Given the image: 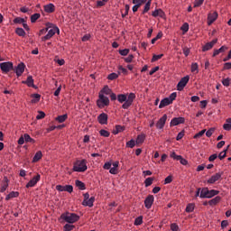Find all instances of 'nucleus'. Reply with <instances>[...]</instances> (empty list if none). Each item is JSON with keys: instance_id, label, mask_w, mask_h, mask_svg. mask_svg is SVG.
<instances>
[{"instance_id": "c85d7f7f", "label": "nucleus", "mask_w": 231, "mask_h": 231, "mask_svg": "<svg viewBox=\"0 0 231 231\" xmlns=\"http://www.w3.org/2000/svg\"><path fill=\"white\" fill-rule=\"evenodd\" d=\"M76 187H78V189H79V190H86V184H84V182H82L81 180H77L75 181Z\"/></svg>"}, {"instance_id": "338daca9", "label": "nucleus", "mask_w": 231, "mask_h": 231, "mask_svg": "<svg viewBox=\"0 0 231 231\" xmlns=\"http://www.w3.org/2000/svg\"><path fill=\"white\" fill-rule=\"evenodd\" d=\"M195 71H197V73H198V63L191 64V72L195 73Z\"/></svg>"}, {"instance_id": "4c0bfd02", "label": "nucleus", "mask_w": 231, "mask_h": 231, "mask_svg": "<svg viewBox=\"0 0 231 231\" xmlns=\"http://www.w3.org/2000/svg\"><path fill=\"white\" fill-rule=\"evenodd\" d=\"M23 138H24V140H25L26 143H35V140H33V138H32V137L30 136V134H25L23 135Z\"/></svg>"}, {"instance_id": "c9c22d12", "label": "nucleus", "mask_w": 231, "mask_h": 231, "mask_svg": "<svg viewBox=\"0 0 231 231\" xmlns=\"http://www.w3.org/2000/svg\"><path fill=\"white\" fill-rule=\"evenodd\" d=\"M101 95H111L112 90L109 88L108 86H106L104 88L101 89L100 91Z\"/></svg>"}, {"instance_id": "6e6d98bb", "label": "nucleus", "mask_w": 231, "mask_h": 231, "mask_svg": "<svg viewBox=\"0 0 231 231\" xmlns=\"http://www.w3.org/2000/svg\"><path fill=\"white\" fill-rule=\"evenodd\" d=\"M180 30L184 33H187V32H189V23H183V25L180 27Z\"/></svg>"}, {"instance_id": "37998d69", "label": "nucleus", "mask_w": 231, "mask_h": 231, "mask_svg": "<svg viewBox=\"0 0 231 231\" xmlns=\"http://www.w3.org/2000/svg\"><path fill=\"white\" fill-rule=\"evenodd\" d=\"M14 24H23V23H26V21L24 20V18L16 17L14 19Z\"/></svg>"}, {"instance_id": "4d7b16f0", "label": "nucleus", "mask_w": 231, "mask_h": 231, "mask_svg": "<svg viewBox=\"0 0 231 231\" xmlns=\"http://www.w3.org/2000/svg\"><path fill=\"white\" fill-rule=\"evenodd\" d=\"M226 151L227 149L224 150L218 154L219 160H225V158H226Z\"/></svg>"}, {"instance_id": "7c9ffc66", "label": "nucleus", "mask_w": 231, "mask_h": 231, "mask_svg": "<svg viewBox=\"0 0 231 231\" xmlns=\"http://www.w3.org/2000/svg\"><path fill=\"white\" fill-rule=\"evenodd\" d=\"M135 142L137 144L143 143V142H145V134H141L137 135Z\"/></svg>"}, {"instance_id": "6ab92c4d", "label": "nucleus", "mask_w": 231, "mask_h": 231, "mask_svg": "<svg viewBox=\"0 0 231 231\" xmlns=\"http://www.w3.org/2000/svg\"><path fill=\"white\" fill-rule=\"evenodd\" d=\"M172 104L169 97H165L162 100H161V103L159 105V109H163V107H166V106H171Z\"/></svg>"}, {"instance_id": "1a4fd4ad", "label": "nucleus", "mask_w": 231, "mask_h": 231, "mask_svg": "<svg viewBox=\"0 0 231 231\" xmlns=\"http://www.w3.org/2000/svg\"><path fill=\"white\" fill-rule=\"evenodd\" d=\"M217 44V38L212 40L209 42H207L203 47H202V51H209V50H212L214 46Z\"/></svg>"}, {"instance_id": "f3484780", "label": "nucleus", "mask_w": 231, "mask_h": 231, "mask_svg": "<svg viewBox=\"0 0 231 231\" xmlns=\"http://www.w3.org/2000/svg\"><path fill=\"white\" fill-rule=\"evenodd\" d=\"M107 114L102 113L97 116V122L101 124V125H107Z\"/></svg>"}, {"instance_id": "39448f33", "label": "nucleus", "mask_w": 231, "mask_h": 231, "mask_svg": "<svg viewBox=\"0 0 231 231\" xmlns=\"http://www.w3.org/2000/svg\"><path fill=\"white\" fill-rule=\"evenodd\" d=\"M0 69L4 73H8L9 71H12L14 69V63L8 61V62H2L0 63Z\"/></svg>"}, {"instance_id": "69168bd1", "label": "nucleus", "mask_w": 231, "mask_h": 231, "mask_svg": "<svg viewBox=\"0 0 231 231\" xmlns=\"http://www.w3.org/2000/svg\"><path fill=\"white\" fill-rule=\"evenodd\" d=\"M169 183H172V176L171 175L166 177L164 180V185H167Z\"/></svg>"}, {"instance_id": "aec40b11", "label": "nucleus", "mask_w": 231, "mask_h": 231, "mask_svg": "<svg viewBox=\"0 0 231 231\" xmlns=\"http://www.w3.org/2000/svg\"><path fill=\"white\" fill-rule=\"evenodd\" d=\"M93 203H95V197H91L87 200H83L82 205L83 207H89L91 208V207H93Z\"/></svg>"}, {"instance_id": "5fc2aeb1", "label": "nucleus", "mask_w": 231, "mask_h": 231, "mask_svg": "<svg viewBox=\"0 0 231 231\" xmlns=\"http://www.w3.org/2000/svg\"><path fill=\"white\" fill-rule=\"evenodd\" d=\"M205 133H207L206 129L196 134L193 138H195V139L201 138V136H203V134H205Z\"/></svg>"}, {"instance_id": "6e6552de", "label": "nucleus", "mask_w": 231, "mask_h": 231, "mask_svg": "<svg viewBox=\"0 0 231 231\" xmlns=\"http://www.w3.org/2000/svg\"><path fill=\"white\" fill-rule=\"evenodd\" d=\"M24 68H26V65L24 63L21 62L19 63L14 69L17 77H21L23 73H24Z\"/></svg>"}, {"instance_id": "ea45409f", "label": "nucleus", "mask_w": 231, "mask_h": 231, "mask_svg": "<svg viewBox=\"0 0 231 231\" xmlns=\"http://www.w3.org/2000/svg\"><path fill=\"white\" fill-rule=\"evenodd\" d=\"M142 223H143V217H138L135 218L134 220V225L135 226H140V225H142Z\"/></svg>"}, {"instance_id": "13d9d810", "label": "nucleus", "mask_w": 231, "mask_h": 231, "mask_svg": "<svg viewBox=\"0 0 231 231\" xmlns=\"http://www.w3.org/2000/svg\"><path fill=\"white\" fill-rule=\"evenodd\" d=\"M162 57H163V54H159V55L154 54L152 58V62H156V60H160Z\"/></svg>"}, {"instance_id": "58836bf2", "label": "nucleus", "mask_w": 231, "mask_h": 231, "mask_svg": "<svg viewBox=\"0 0 231 231\" xmlns=\"http://www.w3.org/2000/svg\"><path fill=\"white\" fill-rule=\"evenodd\" d=\"M194 208H195V205L193 203H189L187 205L186 207V212L190 213V212H194Z\"/></svg>"}, {"instance_id": "0e129e2a", "label": "nucleus", "mask_w": 231, "mask_h": 231, "mask_svg": "<svg viewBox=\"0 0 231 231\" xmlns=\"http://www.w3.org/2000/svg\"><path fill=\"white\" fill-rule=\"evenodd\" d=\"M171 231H178V230H180V226H178V224L172 223V224L171 225Z\"/></svg>"}, {"instance_id": "8fccbe9b", "label": "nucleus", "mask_w": 231, "mask_h": 231, "mask_svg": "<svg viewBox=\"0 0 231 231\" xmlns=\"http://www.w3.org/2000/svg\"><path fill=\"white\" fill-rule=\"evenodd\" d=\"M73 228H75V226L74 225H71V224H66L63 227V230L64 231H71L73 230Z\"/></svg>"}, {"instance_id": "393cba45", "label": "nucleus", "mask_w": 231, "mask_h": 231, "mask_svg": "<svg viewBox=\"0 0 231 231\" xmlns=\"http://www.w3.org/2000/svg\"><path fill=\"white\" fill-rule=\"evenodd\" d=\"M7 189H8V178L5 177L4 178V183H3V185L1 186V189H0V192H5V191H6Z\"/></svg>"}, {"instance_id": "72a5a7b5", "label": "nucleus", "mask_w": 231, "mask_h": 231, "mask_svg": "<svg viewBox=\"0 0 231 231\" xmlns=\"http://www.w3.org/2000/svg\"><path fill=\"white\" fill-rule=\"evenodd\" d=\"M117 100L120 104H124L127 100V96L125 94H119L117 96Z\"/></svg>"}, {"instance_id": "bb28decb", "label": "nucleus", "mask_w": 231, "mask_h": 231, "mask_svg": "<svg viewBox=\"0 0 231 231\" xmlns=\"http://www.w3.org/2000/svg\"><path fill=\"white\" fill-rule=\"evenodd\" d=\"M208 188H203L200 189V198L208 199Z\"/></svg>"}, {"instance_id": "7ed1b4c3", "label": "nucleus", "mask_w": 231, "mask_h": 231, "mask_svg": "<svg viewBox=\"0 0 231 231\" xmlns=\"http://www.w3.org/2000/svg\"><path fill=\"white\" fill-rule=\"evenodd\" d=\"M97 106L100 109L109 106V97L104 96V94L99 93V98L97 100Z\"/></svg>"}, {"instance_id": "4468645a", "label": "nucleus", "mask_w": 231, "mask_h": 231, "mask_svg": "<svg viewBox=\"0 0 231 231\" xmlns=\"http://www.w3.org/2000/svg\"><path fill=\"white\" fill-rule=\"evenodd\" d=\"M152 203H154V196L148 195L146 199H144V207L145 208H151L152 207Z\"/></svg>"}, {"instance_id": "f8f14e48", "label": "nucleus", "mask_w": 231, "mask_h": 231, "mask_svg": "<svg viewBox=\"0 0 231 231\" xmlns=\"http://www.w3.org/2000/svg\"><path fill=\"white\" fill-rule=\"evenodd\" d=\"M180 124H185V118L184 117H174L171 119L170 125L171 127H174L176 125H180Z\"/></svg>"}, {"instance_id": "5701e85b", "label": "nucleus", "mask_w": 231, "mask_h": 231, "mask_svg": "<svg viewBox=\"0 0 231 231\" xmlns=\"http://www.w3.org/2000/svg\"><path fill=\"white\" fill-rule=\"evenodd\" d=\"M221 201V197L217 196L214 199L208 200V205L210 207H215V205H217V203H219Z\"/></svg>"}, {"instance_id": "a211bd4d", "label": "nucleus", "mask_w": 231, "mask_h": 231, "mask_svg": "<svg viewBox=\"0 0 231 231\" xmlns=\"http://www.w3.org/2000/svg\"><path fill=\"white\" fill-rule=\"evenodd\" d=\"M152 17H161L163 19L165 17V13L162 9H156L152 13Z\"/></svg>"}, {"instance_id": "473e14b6", "label": "nucleus", "mask_w": 231, "mask_h": 231, "mask_svg": "<svg viewBox=\"0 0 231 231\" xmlns=\"http://www.w3.org/2000/svg\"><path fill=\"white\" fill-rule=\"evenodd\" d=\"M56 120L60 124H62L63 122H66V120H68V114L59 116L58 117H56Z\"/></svg>"}, {"instance_id": "f704fd0d", "label": "nucleus", "mask_w": 231, "mask_h": 231, "mask_svg": "<svg viewBox=\"0 0 231 231\" xmlns=\"http://www.w3.org/2000/svg\"><path fill=\"white\" fill-rule=\"evenodd\" d=\"M15 33L19 35V37H25L26 36V32H24L23 28H16Z\"/></svg>"}, {"instance_id": "c756f323", "label": "nucleus", "mask_w": 231, "mask_h": 231, "mask_svg": "<svg viewBox=\"0 0 231 231\" xmlns=\"http://www.w3.org/2000/svg\"><path fill=\"white\" fill-rule=\"evenodd\" d=\"M219 194V190L217 189H208V199L214 198V196H217Z\"/></svg>"}, {"instance_id": "09e8293b", "label": "nucleus", "mask_w": 231, "mask_h": 231, "mask_svg": "<svg viewBox=\"0 0 231 231\" xmlns=\"http://www.w3.org/2000/svg\"><path fill=\"white\" fill-rule=\"evenodd\" d=\"M133 106V103L131 101H127V99L125 101V103L122 105L123 109H129Z\"/></svg>"}, {"instance_id": "a18cd8bd", "label": "nucleus", "mask_w": 231, "mask_h": 231, "mask_svg": "<svg viewBox=\"0 0 231 231\" xmlns=\"http://www.w3.org/2000/svg\"><path fill=\"white\" fill-rule=\"evenodd\" d=\"M134 145H136V142L134 141V139H131L126 143V147H129L130 149H133Z\"/></svg>"}, {"instance_id": "4be33fe9", "label": "nucleus", "mask_w": 231, "mask_h": 231, "mask_svg": "<svg viewBox=\"0 0 231 231\" xmlns=\"http://www.w3.org/2000/svg\"><path fill=\"white\" fill-rule=\"evenodd\" d=\"M44 11L47 14H53V12H55V5L53 4H48L44 5Z\"/></svg>"}, {"instance_id": "c03bdc74", "label": "nucleus", "mask_w": 231, "mask_h": 231, "mask_svg": "<svg viewBox=\"0 0 231 231\" xmlns=\"http://www.w3.org/2000/svg\"><path fill=\"white\" fill-rule=\"evenodd\" d=\"M152 181H154L153 178H151V177L147 178L144 180L145 187H151V185H152Z\"/></svg>"}, {"instance_id": "a19ab883", "label": "nucleus", "mask_w": 231, "mask_h": 231, "mask_svg": "<svg viewBox=\"0 0 231 231\" xmlns=\"http://www.w3.org/2000/svg\"><path fill=\"white\" fill-rule=\"evenodd\" d=\"M41 18V14L36 13L31 16V23H36L37 19Z\"/></svg>"}, {"instance_id": "e2e57ef3", "label": "nucleus", "mask_w": 231, "mask_h": 231, "mask_svg": "<svg viewBox=\"0 0 231 231\" xmlns=\"http://www.w3.org/2000/svg\"><path fill=\"white\" fill-rule=\"evenodd\" d=\"M204 0H195L194 2V8H198L203 5Z\"/></svg>"}, {"instance_id": "3c124183", "label": "nucleus", "mask_w": 231, "mask_h": 231, "mask_svg": "<svg viewBox=\"0 0 231 231\" xmlns=\"http://www.w3.org/2000/svg\"><path fill=\"white\" fill-rule=\"evenodd\" d=\"M162 37H163V32H160L157 34V36L152 40V44H154L156 41H158L159 39H162Z\"/></svg>"}, {"instance_id": "2f4dec72", "label": "nucleus", "mask_w": 231, "mask_h": 231, "mask_svg": "<svg viewBox=\"0 0 231 231\" xmlns=\"http://www.w3.org/2000/svg\"><path fill=\"white\" fill-rule=\"evenodd\" d=\"M125 127L117 125H116V128L113 130V134H118V133H122L123 131H125Z\"/></svg>"}, {"instance_id": "b1692460", "label": "nucleus", "mask_w": 231, "mask_h": 231, "mask_svg": "<svg viewBox=\"0 0 231 231\" xmlns=\"http://www.w3.org/2000/svg\"><path fill=\"white\" fill-rule=\"evenodd\" d=\"M13 198H19L18 191H12L5 197V201H10Z\"/></svg>"}, {"instance_id": "052dcab7", "label": "nucleus", "mask_w": 231, "mask_h": 231, "mask_svg": "<svg viewBox=\"0 0 231 231\" xmlns=\"http://www.w3.org/2000/svg\"><path fill=\"white\" fill-rule=\"evenodd\" d=\"M44 116H46V114L42 111H39V114L36 116L37 120H42V118H44Z\"/></svg>"}, {"instance_id": "f257e3e1", "label": "nucleus", "mask_w": 231, "mask_h": 231, "mask_svg": "<svg viewBox=\"0 0 231 231\" xmlns=\"http://www.w3.org/2000/svg\"><path fill=\"white\" fill-rule=\"evenodd\" d=\"M73 171L74 172H86L88 171V161L85 159L76 161Z\"/></svg>"}, {"instance_id": "e433bc0d", "label": "nucleus", "mask_w": 231, "mask_h": 231, "mask_svg": "<svg viewBox=\"0 0 231 231\" xmlns=\"http://www.w3.org/2000/svg\"><path fill=\"white\" fill-rule=\"evenodd\" d=\"M152 2V0H148L147 3L144 5V9L143 11V14H147V12H149V10H151V3Z\"/></svg>"}, {"instance_id": "a878e982", "label": "nucleus", "mask_w": 231, "mask_h": 231, "mask_svg": "<svg viewBox=\"0 0 231 231\" xmlns=\"http://www.w3.org/2000/svg\"><path fill=\"white\" fill-rule=\"evenodd\" d=\"M42 158V152L39 151L35 153L34 157L32 158V163H37Z\"/></svg>"}, {"instance_id": "79ce46f5", "label": "nucleus", "mask_w": 231, "mask_h": 231, "mask_svg": "<svg viewBox=\"0 0 231 231\" xmlns=\"http://www.w3.org/2000/svg\"><path fill=\"white\" fill-rule=\"evenodd\" d=\"M99 134H100L101 136H104L105 138H109L110 133H109L107 130L101 129V130L99 131Z\"/></svg>"}, {"instance_id": "cd10ccee", "label": "nucleus", "mask_w": 231, "mask_h": 231, "mask_svg": "<svg viewBox=\"0 0 231 231\" xmlns=\"http://www.w3.org/2000/svg\"><path fill=\"white\" fill-rule=\"evenodd\" d=\"M122 72L118 71V73H111L107 76L108 80H116V79H118V77H120Z\"/></svg>"}, {"instance_id": "603ef678", "label": "nucleus", "mask_w": 231, "mask_h": 231, "mask_svg": "<svg viewBox=\"0 0 231 231\" xmlns=\"http://www.w3.org/2000/svg\"><path fill=\"white\" fill-rule=\"evenodd\" d=\"M176 97H178V94L176 92H173L170 95V97H168V99L170 100V102L172 104V102H174V100H176Z\"/></svg>"}, {"instance_id": "9d476101", "label": "nucleus", "mask_w": 231, "mask_h": 231, "mask_svg": "<svg viewBox=\"0 0 231 231\" xmlns=\"http://www.w3.org/2000/svg\"><path fill=\"white\" fill-rule=\"evenodd\" d=\"M41 181V175L38 174L35 177H33L27 184L26 189H30V187H35L37 183Z\"/></svg>"}, {"instance_id": "20e7f679", "label": "nucleus", "mask_w": 231, "mask_h": 231, "mask_svg": "<svg viewBox=\"0 0 231 231\" xmlns=\"http://www.w3.org/2000/svg\"><path fill=\"white\" fill-rule=\"evenodd\" d=\"M55 33H58V35L59 33H60V30L57 26H53L51 30H49L48 33L42 38V41L43 42L50 41V39H51V37H53Z\"/></svg>"}, {"instance_id": "2eb2a0df", "label": "nucleus", "mask_w": 231, "mask_h": 231, "mask_svg": "<svg viewBox=\"0 0 231 231\" xmlns=\"http://www.w3.org/2000/svg\"><path fill=\"white\" fill-rule=\"evenodd\" d=\"M228 50V46L223 45L219 49H214L212 57H217L220 53H225Z\"/></svg>"}, {"instance_id": "ddd939ff", "label": "nucleus", "mask_w": 231, "mask_h": 231, "mask_svg": "<svg viewBox=\"0 0 231 231\" xmlns=\"http://www.w3.org/2000/svg\"><path fill=\"white\" fill-rule=\"evenodd\" d=\"M165 122H167V115L164 114L156 123V127L158 129H163V127H165Z\"/></svg>"}, {"instance_id": "864d4df0", "label": "nucleus", "mask_w": 231, "mask_h": 231, "mask_svg": "<svg viewBox=\"0 0 231 231\" xmlns=\"http://www.w3.org/2000/svg\"><path fill=\"white\" fill-rule=\"evenodd\" d=\"M177 162H180L181 165H187L189 163V161H187V159H183L181 155L178 157Z\"/></svg>"}, {"instance_id": "0eeeda50", "label": "nucleus", "mask_w": 231, "mask_h": 231, "mask_svg": "<svg viewBox=\"0 0 231 231\" xmlns=\"http://www.w3.org/2000/svg\"><path fill=\"white\" fill-rule=\"evenodd\" d=\"M56 190H59V192H69L71 194L73 192V186L72 185H57L56 186Z\"/></svg>"}, {"instance_id": "9b49d317", "label": "nucleus", "mask_w": 231, "mask_h": 231, "mask_svg": "<svg viewBox=\"0 0 231 231\" xmlns=\"http://www.w3.org/2000/svg\"><path fill=\"white\" fill-rule=\"evenodd\" d=\"M221 176H223V172H217L212 175L211 178L207 180V183L214 185L216 181H219V179L221 178Z\"/></svg>"}, {"instance_id": "de8ad7c7", "label": "nucleus", "mask_w": 231, "mask_h": 231, "mask_svg": "<svg viewBox=\"0 0 231 231\" xmlns=\"http://www.w3.org/2000/svg\"><path fill=\"white\" fill-rule=\"evenodd\" d=\"M32 102L34 104H37V102H39V100H41V95L40 94H33L32 95Z\"/></svg>"}, {"instance_id": "680f3d73", "label": "nucleus", "mask_w": 231, "mask_h": 231, "mask_svg": "<svg viewBox=\"0 0 231 231\" xmlns=\"http://www.w3.org/2000/svg\"><path fill=\"white\" fill-rule=\"evenodd\" d=\"M222 84H223V86H225L226 88H228V86H230V79H229V78L224 79L222 80Z\"/></svg>"}, {"instance_id": "f03ea898", "label": "nucleus", "mask_w": 231, "mask_h": 231, "mask_svg": "<svg viewBox=\"0 0 231 231\" xmlns=\"http://www.w3.org/2000/svg\"><path fill=\"white\" fill-rule=\"evenodd\" d=\"M61 217L66 221V223H69L70 225L77 223V221L80 219V217L75 213H64L61 215Z\"/></svg>"}, {"instance_id": "412c9836", "label": "nucleus", "mask_w": 231, "mask_h": 231, "mask_svg": "<svg viewBox=\"0 0 231 231\" xmlns=\"http://www.w3.org/2000/svg\"><path fill=\"white\" fill-rule=\"evenodd\" d=\"M23 84H26L28 88H36L35 84H33V78L32 76H28L25 81H23Z\"/></svg>"}, {"instance_id": "dca6fc26", "label": "nucleus", "mask_w": 231, "mask_h": 231, "mask_svg": "<svg viewBox=\"0 0 231 231\" xmlns=\"http://www.w3.org/2000/svg\"><path fill=\"white\" fill-rule=\"evenodd\" d=\"M217 19V12L209 13L208 15V24L210 26Z\"/></svg>"}, {"instance_id": "bf43d9fd", "label": "nucleus", "mask_w": 231, "mask_h": 231, "mask_svg": "<svg viewBox=\"0 0 231 231\" xmlns=\"http://www.w3.org/2000/svg\"><path fill=\"white\" fill-rule=\"evenodd\" d=\"M119 53L123 57H125V56L129 55V49L120 50Z\"/></svg>"}, {"instance_id": "423d86ee", "label": "nucleus", "mask_w": 231, "mask_h": 231, "mask_svg": "<svg viewBox=\"0 0 231 231\" xmlns=\"http://www.w3.org/2000/svg\"><path fill=\"white\" fill-rule=\"evenodd\" d=\"M189 76H185L184 78H182L178 85H177V89L178 91H183V89L185 88V86H187V84H189Z\"/></svg>"}, {"instance_id": "49530a36", "label": "nucleus", "mask_w": 231, "mask_h": 231, "mask_svg": "<svg viewBox=\"0 0 231 231\" xmlns=\"http://www.w3.org/2000/svg\"><path fill=\"white\" fill-rule=\"evenodd\" d=\"M134 98H136V95L134 93H130L128 97H126V100L133 104Z\"/></svg>"}, {"instance_id": "774afa93", "label": "nucleus", "mask_w": 231, "mask_h": 231, "mask_svg": "<svg viewBox=\"0 0 231 231\" xmlns=\"http://www.w3.org/2000/svg\"><path fill=\"white\" fill-rule=\"evenodd\" d=\"M223 69H231V62H226L224 63Z\"/></svg>"}]
</instances>
